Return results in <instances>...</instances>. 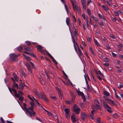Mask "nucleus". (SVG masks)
I'll return each instance as SVG.
<instances>
[{
  "mask_svg": "<svg viewBox=\"0 0 123 123\" xmlns=\"http://www.w3.org/2000/svg\"><path fill=\"white\" fill-rule=\"evenodd\" d=\"M80 108H77L76 109H74L73 110V111L74 112H75L77 114H79L80 113Z\"/></svg>",
  "mask_w": 123,
  "mask_h": 123,
  "instance_id": "9d476101",
  "label": "nucleus"
},
{
  "mask_svg": "<svg viewBox=\"0 0 123 123\" xmlns=\"http://www.w3.org/2000/svg\"><path fill=\"white\" fill-rule=\"evenodd\" d=\"M93 19L94 20H95L96 22H97L98 23V19L94 17Z\"/></svg>",
  "mask_w": 123,
  "mask_h": 123,
  "instance_id": "49530a36",
  "label": "nucleus"
},
{
  "mask_svg": "<svg viewBox=\"0 0 123 123\" xmlns=\"http://www.w3.org/2000/svg\"><path fill=\"white\" fill-rule=\"evenodd\" d=\"M65 5V8H66V9L67 11V12L68 13V7L67 6V5L66 4H64Z\"/></svg>",
  "mask_w": 123,
  "mask_h": 123,
  "instance_id": "a18cd8bd",
  "label": "nucleus"
},
{
  "mask_svg": "<svg viewBox=\"0 0 123 123\" xmlns=\"http://www.w3.org/2000/svg\"><path fill=\"white\" fill-rule=\"evenodd\" d=\"M63 73V74L65 76V77H64L63 78H64L65 79H67L68 78V76L67 75H66V74L64 72V71H62Z\"/></svg>",
  "mask_w": 123,
  "mask_h": 123,
  "instance_id": "412c9836",
  "label": "nucleus"
},
{
  "mask_svg": "<svg viewBox=\"0 0 123 123\" xmlns=\"http://www.w3.org/2000/svg\"><path fill=\"white\" fill-rule=\"evenodd\" d=\"M25 86V84L23 82H21L19 85V88L18 87V89L20 90H23Z\"/></svg>",
  "mask_w": 123,
  "mask_h": 123,
  "instance_id": "0eeeda50",
  "label": "nucleus"
},
{
  "mask_svg": "<svg viewBox=\"0 0 123 123\" xmlns=\"http://www.w3.org/2000/svg\"><path fill=\"white\" fill-rule=\"evenodd\" d=\"M9 56L10 60L11 61L14 62L17 61L16 58L18 57L17 55L14 53H12Z\"/></svg>",
  "mask_w": 123,
  "mask_h": 123,
  "instance_id": "7ed1b4c3",
  "label": "nucleus"
},
{
  "mask_svg": "<svg viewBox=\"0 0 123 123\" xmlns=\"http://www.w3.org/2000/svg\"><path fill=\"white\" fill-rule=\"evenodd\" d=\"M89 49H90V51L92 53V54L93 55H94V52L93 51L92 49V47H90V48H89Z\"/></svg>",
  "mask_w": 123,
  "mask_h": 123,
  "instance_id": "c9c22d12",
  "label": "nucleus"
},
{
  "mask_svg": "<svg viewBox=\"0 0 123 123\" xmlns=\"http://www.w3.org/2000/svg\"><path fill=\"white\" fill-rule=\"evenodd\" d=\"M87 40L88 42H89L90 43H91L90 38V37H88L87 38Z\"/></svg>",
  "mask_w": 123,
  "mask_h": 123,
  "instance_id": "e2e57ef3",
  "label": "nucleus"
},
{
  "mask_svg": "<svg viewBox=\"0 0 123 123\" xmlns=\"http://www.w3.org/2000/svg\"><path fill=\"white\" fill-rule=\"evenodd\" d=\"M33 98L34 99V100H35V101L37 103V104L39 106H40L41 105L39 103L38 100H37L34 97H33Z\"/></svg>",
  "mask_w": 123,
  "mask_h": 123,
  "instance_id": "a878e982",
  "label": "nucleus"
},
{
  "mask_svg": "<svg viewBox=\"0 0 123 123\" xmlns=\"http://www.w3.org/2000/svg\"><path fill=\"white\" fill-rule=\"evenodd\" d=\"M81 97L84 101H86V98L84 94L81 96Z\"/></svg>",
  "mask_w": 123,
  "mask_h": 123,
  "instance_id": "c85d7f7f",
  "label": "nucleus"
},
{
  "mask_svg": "<svg viewBox=\"0 0 123 123\" xmlns=\"http://www.w3.org/2000/svg\"><path fill=\"white\" fill-rule=\"evenodd\" d=\"M95 43L98 46H100V45L98 43L97 41L95 39Z\"/></svg>",
  "mask_w": 123,
  "mask_h": 123,
  "instance_id": "e433bc0d",
  "label": "nucleus"
},
{
  "mask_svg": "<svg viewBox=\"0 0 123 123\" xmlns=\"http://www.w3.org/2000/svg\"><path fill=\"white\" fill-rule=\"evenodd\" d=\"M87 12L88 14L90 15L91 14V11L89 9H87Z\"/></svg>",
  "mask_w": 123,
  "mask_h": 123,
  "instance_id": "09e8293b",
  "label": "nucleus"
},
{
  "mask_svg": "<svg viewBox=\"0 0 123 123\" xmlns=\"http://www.w3.org/2000/svg\"><path fill=\"white\" fill-rule=\"evenodd\" d=\"M103 59L105 62H108L109 61V60L106 57L104 58Z\"/></svg>",
  "mask_w": 123,
  "mask_h": 123,
  "instance_id": "79ce46f5",
  "label": "nucleus"
},
{
  "mask_svg": "<svg viewBox=\"0 0 123 123\" xmlns=\"http://www.w3.org/2000/svg\"><path fill=\"white\" fill-rule=\"evenodd\" d=\"M87 90L89 92H91V89L89 85L87 86Z\"/></svg>",
  "mask_w": 123,
  "mask_h": 123,
  "instance_id": "473e14b6",
  "label": "nucleus"
},
{
  "mask_svg": "<svg viewBox=\"0 0 123 123\" xmlns=\"http://www.w3.org/2000/svg\"><path fill=\"white\" fill-rule=\"evenodd\" d=\"M12 87V88H14L15 87H16L17 89H18V85L17 83H13Z\"/></svg>",
  "mask_w": 123,
  "mask_h": 123,
  "instance_id": "4468645a",
  "label": "nucleus"
},
{
  "mask_svg": "<svg viewBox=\"0 0 123 123\" xmlns=\"http://www.w3.org/2000/svg\"><path fill=\"white\" fill-rule=\"evenodd\" d=\"M95 106L96 109H98L100 110H101V109L99 105H98L97 104H96Z\"/></svg>",
  "mask_w": 123,
  "mask_h": 123,
  "instance_id": "f704fd0d",
  "label": "nucleus"
},
{
  "mask_svg": "<svg viewBox=\"0 0 123 123\" xmlns=\"http://www.w3.org/2000/svg\"><path fill=\"white\" fill-rule=\"evenodd\" d=\"M14 95L17 98H18L20 96L19 94L17 93L14 94Z\"/></svg>",
  "mask_w": 123,
  "mask_h": 123,
  "instance_id": "6e6d98bb",
  "label": "nucleus"
},
{
  "mask_svg": "<svg viewBox=\"0 0 123 123\" xmlns=\"http://www.w3.org/2000/svg\"><path fill=\"white\" fill-rule=\"evenodd\" d=\"M50 98L51 99H53L54 100H56L57 99V98L55 96H50Z\"/></svg>",
  "mask_w": 123,
  "mask_h": 123,
  "instance_id": "bb28decb",
  "label": "nucleus"
},
{
  "mask_svg": "<svg viewBox=\"0 0 123 123\" xmlns=\"http://www.w3.org/2000/svg\"><path fill=\"white\" fill-rule=\"evenodd\" d=\"M103 106L104 108L105 109H108L106 110L107 111L110 113H112V111L109 110L111 109V107L109 106L106 103H105L104 101L103 100Z\"/></svg>",
  "mask_w": 123,
  "mask_h": 123,
  "instance_id": "20e7f679",
  "label": "nucleus"
},
{
  "mask_svg": "<svg viewBox=\"0 0 123 123\" xmlns=\"http://www.w3.org/2000/svg\"><path fill=\"white\" fill-rule=\"evenodd\" d=\"M24 109L25 110L26 114L30 117H31L33 116L31 111H30V109L26 108V105L25 103H24L23 104Z\"/></svg>",
  "mask_w": 123,
  "mask_h": 123,
  "instance_id": "f257e3e1",
  "label": "nucleus"
},
{
  "mask_svg": "<svg viewBox=\"0 0 123 123\" xmlns=\"http://www.w3.org/2000/svg\"><path fill=\"white\" fill-rule=\"evenodd\" d=\"M25 65L27 66V68L30 66V65L28 62H26Z\"/></svg>",
  "mask_w": 123,
  "mask_h": 123,
  "instance_id": "bf43d9fd",
  "label": "nucleus"
},
{
  "mask_svg": "<svg viewBox=\"0 0 123 123\" xmlns=\"http://www.w3.org/2000/svg\"><path fill=\"white\" fill-rule=\"evenodd\" d=\"M27 68L29 71L31 73H32V72L30 66L27 67Z\"/></svg>",
  "mask_w": 123,
  "mask_h": 123,
  "instance_id": "2f4dec72",
  "label": "nucleus"
},
{
  "mask_svg": "<svg viewBox=\"0 0 123 123\" xmlns=\"http://www.w3.org/2000/svg\"><path fill=\"white\" fill-rule=\"evenodd\" d=\"M17 49L18 51H22L23 50L22 48L20 46H19L17 47Z\"/></svg>",
  "mask_w": 123,
  "mask_h": 123,
  "instance_id": "5701e85b",
  "label": "nucleus"
},
{
  "mask_svg": "<svg viewBox=\"0 0 123 123\" xmlns=\"http://www.w3.org/2000/svg\"><path fill=\"white\" fill-rule=\"evenodd\" d=\"M116 16H118L119 15V14L117 12H114Z\"/></svg>",
  "mask_w": 123,
  "mask_h": 123,
  "instance_id": "338daca9",
  "label": "nucleus"
},
{
  "mask_svg": "<svg viewBox=\"0 0 123 123\" xmlns=\"http://www.w3.org/2000/svg\"><path fill=\"white\" fill-rule=\"evenodd\" d=\"M24 49L25 50L30 52L32 50L31 48L29 47L25 48H24Z\"/></svg>",
  "mask_w": 123,
  "mask_h": 123,
  "instance_id": "2eb2a0df",
  "label": "nucleus"
},
{
  "mask_svg": "<svg viewBox=\"0 0 123 123\" xmlns=\"http://www.w3.org/2000/svg\"><path fill=\"white\" fill-rule=\"evenodd\" d=\"M78 51L79 53V54H78L79 55H82V54L80 49H79Z\"/></svg>",
  "mask_w": 123,
  "mask_h": 123,
  "instance_id": "603ef678",
  "label": "nucleus"
},
{
  "mask_svg": "<svg viewBox=\"0 0 123 123\" xmlns=\"http://www.w3.org/2000/svg\"><path fill=\"white\" fill-rule=\"evenodd\" d=\"M76 93H77L79 96H82L84 94L82 92H81L80 91L78 90H76Z\"/></svg>",
  "mask_w": 123,
  "mask_h": 123,
  "instance_id": "ddd939ff",
  "label": "nucleus"
},
{
  "mask_svg": "<svg viewBox=\"0 0 123 123\" xmlns=\"http://www.w3.org/2000/svg\"><path fill=\"white\" fill-rule=\"evenodd\" d=\"M36 47L37 48V49L40 51L42 50L43 48V47L40 45L36 46Z\"/></svg>",
  "mask_w": 123,
  "mask_h": 123,
  "instance_id": "9b49d317",
  "label": "nucleus"
},
{
  "mask_svg": "<svg viewBox=\"0 0 123 123\" xmlns=\"http://www.w3.org/2000/svg\"><path fill=\"white\" fill-rule=\"evenodd\" d=\"M40 52L44 54L45 53V51L44 50H42L40 51Z\"/></svg>",
  "mask_w": 123,
  "mask_h": 123,
  "instance_id": "774afa93",
  "label": "nucleus"
},
{
  "mask_svg": "<svg viewBox=\"0 0 123 123\" xmlns=\"http://www.w3.org/2000/svg\"><path fill=\"white\" fill-rule=\"evenodd\" d=\"M47 54L52 59H53L54 58L48 52H47Z\"/></svg>",
  "mask_w": 123,
  "mask_h": 123,
  "instance_id": "4c0bfd02",
  "label": "nucleus"
},
{
  "mask_svg": "<svg viewBox=\"0 0 123 123\" xmlns=\"http://www.w3.org/2000/svg\"><path fill=\"white\" fill-rule=\"evenodd\" d=\"M113 116L114 118L115 117V116L118 117L119 116L116 113H115L113 114Z\"/></svg>",
  "mask_w": 123,
  "mask_h": 123,
  "instance_id": "3c124183",
  "label": "nucleus"
},
{
  "mask_svg": "<svg viewBox=\"0 0 123 123\" xmlns=\"http://www.w3.org/2000/svg\"><path fill=\"white\" fill-rule=\"evenodd\" d=\"M43 99L44 101L46 102H48L49 101L47 98L46 97L45 98H43Z\"/></svg>",
  "mask_w": 123,
  "mask_h": 123,
  "instance_id": "37998d69",
  "label": "nucleus"
},
{
  "mask_svg": "<svg viewBox=\"0 0 123 123\" xmlns=\"http://www.w3.org/2000/svg\"><path fill=\"white\" fill-rule=\"evenodd\" d=\"M104 65L108 67L109 66V64L108 63H105L104 64Z\"/></svg>",
  "mask_w": 123,
  "mask_h": 123,
  "instance_id": "0e129e2a",
  "label": "nucleus"
},
{
  "mask_svg": "<svg viewBox=\"0 0 123 123\" xmlns=\"http://www.w3.org/2000/svg\"><path fill=\"white\" fill-rule=\"evenodd\" d=\"M82 5H86V0H81Z\"/></svg>",
  "mask_w": 123,
  "mask_h": 123,
  "instance_id": "de8ad7c7",
  "label": "nucleus"
},
{
  "mask_svg": "<svg viewBox=\"0 0 123 123\" xmlns=\"http://www.w3.org/2000/svg\"><path fill=\"white\" fill-rule=\"evenodd\" d=\"M74 4H75V10H75V9L76 10V11H77L78 10V7L77 5H76V2L75 0L74 1Z\"/></svg>",
  "mask_w": 123,
  "mask_h": 123,
  "instance_id": "7c9ffc66",
  "label": "nucleus"
},
{
  "mask_svg": "<svg viewBox=\"0 0 123 123\" xmlns=\"http://www.w3.org/2000/svg\"><path fill=\"white\" fill-rule=\"evenodd\" d=\"M56 89L58 92L60 98L62 99V93L61 90L57 87H56Z\"/></svg>",
  "mask_w": 123,
  "mask_h": 123,
  "instance_id": "1a4fd4ad",
  "label": "nucleus"
},
{
  "mask_svg": "<svg viewBox=\"0 0 123 123\" xmlns=\"http://www.w3.org/2000/svg\"><path fill=\"white\" fill-rule=\"evenodd\" d=\"M26 43L27 45L28 46L31 45V42L29 41H26Z\"/></svg>",
  "mask_w": 123,
  "mask_h": 123,
  "instance_id": "a19ab883",
  "label": "nucleus"
},
{
  "mask_svg": "<svg viewBox=\"0 0 123 123\" xmlns=\"http://www.w3.org/2000/svg\"><path fill=\"white\" fill-rule=\"evenodd\" d=\"M18 99L19 100L23 101L24 99V97L21 96L18 97Z\"/></svg>",
  "mask_w": 123,
  "mask_h": 123,
  "instance_id": "b1692460",
  "label": "nucleus"
},
{
  "mask_svg": "<svg viewBox=\"0 0 123 123\" xmlns=\"http://www.w3.org/2000/svg\"><path fill=\"white\" fill-rule=\"evenodd\" d=\"M1 121L0 122V123H5L4 120L3 119L2 117H0Z\"/></svg>",
  "mask_w": 123,
  "mask_h": 123,
  "instance_id": "8fccbe9b",
  "label": "nucleus"
},
{
  "mask_svg": "<svg viewBox=\"0 0 123 123\" xmlns=\"http://www.w3.org/2000/svg\"><path fill=\"white\" fill-rule=\"evenodd\" d=\"M98 72L99 74L101 75L102 77H104V75L101 73V72L100 70H99L98 71Z\"/></svg>",
  "mask_w": 123,
  "mask_h": 123,
  "instance_id": "c03bdc74",
  "label": "nucleus"
},
{
  "mask_svg": "<svg viewBox=\"0 0 123 123\" xmlns=\"http://www.w3.org/2000/svg\"><path fill=\"white\" fill-rule=\"evenodd\" d=\"M12 90L14 92L15 94L17 93L16 90L14 89V88H12Z\"/></svg>",
  "mask_w": 123,
  "mask_h": 123,
  "instance_id": "69168bd1",
  "label": "nucleus"
},
{
  "mask_svg": "<svg viewBox=\"0 0 123 123\" xmlns=\"http://www.w3.org/2000/svg\"><path fill=\"white\" fill-rule=\"evenodd\" d=\"M103 93L104 95H106V96H110V94L109 93L106 91H103Z\"/></svg>",
  "mask_w": 123,
  "mask_h": 123,
  "instance_id": "f3484780",
  "label": "nucleus"
},
{
  "mask_svg": "<svg viewBox=\"0 0 123 123\" xmlns=\"http://www.w3.org/2000/svg\"><path fill=\"white\" fill-rule=\"evenodd\" d=\"M13 77L15 79L18 77L15 73H13Z\"/></svg>",
  "mask_w": 123,
  "mask_h": 123,
  "instance_id": "ea45409f",
  "label": "nucleus"
},
{
  "mask_svg": "<svg viewBox=\"0 0 123 123\" xmlns=\"http://www.w3.org/2000/svg\"><path fill=\"white\" fill-rule=\"evenodd\" d=\"M99 17L100 18H101L102 19H103V21H104V22H105V21H106V19L104 15H101Z\"/></svg>",
  "mask_w": 123,
  "mask_h": 123,
  "instance_id": "4be33fe9",
  "label": "nucleus"
},
{
  "mask_svg": "<svg viewBox=\"0 0 123 123\" xmlns=\"http://www.w3.org/2000/svg\"><path fill=\"white\" fill-rule=\"evenodd\" d=\"M24 56V57L27 60L30 61L31 60V59L30 57L29 56H27L25 55H23Z\"/></svg>",
  "mask_w": 123,
  "mask_h": 123,
  "instance_id": "aec40b11",
  "label": "nucleus"
},
{
  "mask_svg": "<svg viewBox=\"0 0 123 123\" xmlns=\"http://www.w3.org/2000/svg\"><path fill=\"white\" fill-rule=\"evenodd\" d=\"M78 108L77 105L76 104L74 105L73 107V110L74 109H76Z\"/></svg>",
  "mask_w": 123,
  "mask_h": 123,
  "instance_id": "72a5a7b5",
  "label": "nucleus"
},
{
  "mask_svg": "<svg viewBox=\"0 0 123 123\" xmlns=\"http://www.w3.org/2000/svg\"><path fill=\"white\" fill-rule=\"evenodd\" d=\"M102 7L103 9L107 11L108 10H109V8L106 6L103 5L102 6Z\"/></svg>",
  "mask_w": 123,
  "mask_h": 123,
  "instance_id": "f8f14e48",
  "label": "nucleus"
},
{
  "mask_svg": "<svg viewBox=\"0 0 123 123\" xmlns=\"http://www.w3.org/2000/svg\"><path fill=\"white\" fill-rule=\"evenodd\" d=\"M85 112H82L80 113L81 118V119L83 121H85V118H86V116H87V115L84 114Z\"/></svg>",
  "mask_w": 123,
  "mask_h": 123,
  "instance_id": "423d86ee",
  "label": "nucleus"
},
{
  "mask_svg": "<svg viewBox=\"0 0 123 123\" xmlns=\"http://www.w3.org/2000/svg\"><path fill=\"white\" fill-rule=\"evenodd\" d=\"M100 117H98L97 118V122L98 123H101L100 121Z\"/></svg>",
  "mask_w": 123,
  "mask_h": 123,
  "instance_id": "864d4df0",
  "label": "nucleus"
},
{
  "mask_svg": "<svg viewBox=\"0 0 123 123\" xmlns=\"http://www.w3.org/2000/svg\"><path fill=\"white\" fill-rule=\"evenodd\" d=\"M71 118L72 121L73 123H75L76 121H77L78 119L75 117L73 115H72L71 116Z\"/></svg>",
  "mask_w": 123,
  "mask_h": 123,
  "instance_id": "6e6552de",
  "label": "nucleus"
},
{
  "mask_svg": "<svg viewBox=\"0 0 123 123\" xmlns=\"http://www.w3.org/2000/svg\"><path fill=\"white\" fill-rule=\"evenodd\" d=\"M117 20V19L115 17L113 18L112 21L114 22H115Z\"/></svg>",
  "mask_w": 123,
  "mask_h": 123,
  "instance_id": "13d9d810",
  "label": "nucleus"
},
{
  "mask_svg": "<svg viewBox=\"0 0 123 123\" xmlns=\"http://www.w3.org/2000/svg\"><path fill=\"white\" fill-rule=\"evenodd\" d=\"M79 24V25L80 26H81V21L79 19V18L77 20Z\"/></svg>",
  "mask_w": 123,
  "mask_h": 123,
  "instance_id": "052dcab7",
  "label": "nucleus"
},
{
  "mask_svg": "<svg viewBox=\"0 0 123 123\" xmlns=\"http://www.w3.org/2000/svg\"><path fill=\"white\" fill-rule=\"evenodd\" d=\"M80 105V106L82 107H85V104L84 103H83L81 102L79 103Z\"/></svg>",
  "mask_w": 123,
  "mask_h": 123,
  "instance_id": "58836bf2",
  "label": "nucleus"
},
{
  "mask_svg": "<svg viewBox=\"0 0 123 123\" xmlns=\"http://www.w3.org/2000/svg\"><path fill=\"white\" fill-rule=\"evenodd\" d=\"M30 63L32 67L34 69H36V68L35 67V65L30 61Z\"/></svg>",
  "mask_w": 123,
  "mask_h": 123,
  "instance_id": "6ab92c4d",
  "label": "nucleus"
},
{
  "mask_svg": "<svg viewBox=\"0 0 123 123\" xmlns=\"http://www.w3.org/2000/svg\"><path fill=\"white\" fill-rule=\"evenodd\" d=\"M71 95L72 97V100H74V94L72 92H70Z\"/></svg>",
  "mask_w": 123,
  "mask_h": 123,
  "instance_id": "cd10ccee",
  "label": "nucleus"
},
{
  "mask_svg": "<svg viewBox=\"0 0 123 123\" xmlns=\"http://www.w3.org/2000/svg\"><path fill=\"white\" fill-rule=\"evenodd\" d=\"M70 32H71V36H72V38L73 39V43L76 44V43H77L76 42L74 38V36H73L72 34V33L71 32V31H70Z\"/></svg>",
  "mask_w": 123,
  "mask_h": 123,
  "instance_id": "a211bd4d",
  "label": "nucleus"
},
{
  "mask_svg": "<svg viewBox=\"0 0 123 123\" xmlns=\"http://www.w3.org/2000/svg\"><path fill=\"white\" fill-rule=\"evenodd\" d=\"M30 104L31 106L29 107V109H30V111H31L32 113V115L33 116L34 115L36 114V112L33 111L34 109V106L35 104L33 100L32 101H31L30 102Z\"/></svg>",
  "mask_w": 123,
  "mask_h": 123,
  "instance_id": "f03ea898",
  "label": "nucleus"
},
{
  "mask_svg": "<svg viewBox=\"0 0 123 123\" xmlns=\"http://www.w3.org/2000/svg\"><path fill=\"white\" fill-rule=\"evenodd\" d=\"M53 62L56 64V65L57 64V62H56V61L54 59V58L52 59Z\"/></svg>",
  "mask_w": 123,
  "mask_h": 123,
  "instance_id": "4d7b16f0",
  "label": "nucleus"
},
{
  "mask_svg": "<svg viewBox=\"0 0 123 123\" xmlns=\"http://www.w3.org/2000/svg\"><path fill=\"white\" fill-rule=\"evenodd\" d=\"M69 21L70 19L69 18H66V22L67 25L68 26H69V25L70 23Z\"/></svg>",
  "mask_w": 123,
  "mask_h": 123,
  "instance_id": "dca6fc26",
  "label": "nucleus"
},
{
  "mask_svg": "<svg viewBox=\"0 0 123 123\" xmlns=\"http://www.w3.org/2000/svg\"><path fill=\"white\" fill-rule=\"evenodd\" d=\"M70 1L71 2V3H72L73 9L74 10H75V6L74 5V2L73 1V0H70Z\"/></svg>",
  "mask_w": 123,
  "mask_h": 123,
  "instance_id": "393cba45",
  "label": "nucleus"
},
{
  "mask_svg": "<svg viewBox=\"0 0 123 123\" xmlns=\"http://www.w3.org/2000/svg\"><path fill=\"white\" fill-rule=\"evenodd\" d=\"M115 95L116 97L119 100H121V99L120 97L118 96L117 94H116V95Z\"/></svg>",
  "mask_w": 123,
  "mask_h": 123,
  "instance_id": "5fc2aeb1",
  "label": "nucleus"
},
{
  "mask_svg": "<svg viewBox=\"0 0 123 123\" xmlns=\"http://www.w3.org/2000/svg\"><path fill=\"white\" fill-rule=\"evenodd\" d=\"M106 99L107 100V101L109 102V103H108V104H110V103H111V101L112 100L110 99L109 98L108 99Z\"/></svg>",
  "mask_w": 123,
  "mask_h": 123,
  "instance_id": "680f3d73",
  "label": "nucleus"
},
{
  "mask_svg": "<svg viewBox=\"0 0 123 123\" xmlns=\"http://www.w3.org/2000/svg\"><path fill=\"white\" fill-rule=\"evenodd\" d=\"M30 55H31V56L33 57H34L35 58L37 59V56L35 55H34V54L33 53H31V54H30Z\"/></svg>",
  "mask_w": 123,
  "mask_h": 123,
  "instance_id": "c756f323",
  "label": "nucleus"
},
{
  "mask_svg": "<svg viewBox=\"0 0 123 123\" xmlns=\"http://www.w3.org/2000/svg\"><path fill=\"white\" fill-rule=\"evenodd\" d=\"M66 114V117L67 119H69L70 118V110L68 108H65L64 109H63Z\"/></svg>",
  "mask_w": 123,
  "mask_h": 123,
  "instance_id": "39448f33",
  "label": "nucleus"
}]
</instances>
